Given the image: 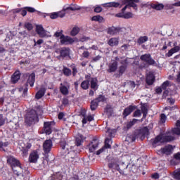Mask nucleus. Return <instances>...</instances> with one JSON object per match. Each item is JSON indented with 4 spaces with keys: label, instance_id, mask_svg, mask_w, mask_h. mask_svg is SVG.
<instances>
[{
    "label": "nucleus",
    "instance_id": "f257e3e1",
    "mask_svg": "<svg viewBox=\"0 0 180 180\" xmlns=\"http://www.w3.org/2000/svg\"><path fill=\"white\" fill-rule=\"evenodd\" d=\"M174 134L180 135V120L176 121V127L172 129V131H168L163 135L158 136L155 139H151L153 146H158L160 143H167L175 140Z\"/></svg>",
    "mask_w": 180,
    "mask_h": 180
},
{
    "label": "nucleus",
    "instance_id": "f03ea898",
    "mask_svg": "<svg viewBox=\"0 0 180 180\" xmlns=\"http://www.w3.org/2000/svg\"><path fill=\"white\" fill-rule=\"evenodd\" d=\"M139 0H125V6L122 8L121 12L115 14L116 18H122L123 19H131L134 18V14L130 11L131 8L137 11V4Z\"/></svg>",
    "mask_w": 180,
    "mask_h": 180
},
{
    "label": "nucleus",
    "instance_id": "7ed1b4c3",
    "mask_svg": "<svg viewBox=\"0 0 180 180\" xmlns=\"http://www.w3.org/2000/svg\"><path fill=\"white\" fill-rule=\"evenodd\" d=\"M7 163L11 167L14 175H15V180H25L26 176L23 175V169L19 160L13 156H10L7 159Z\"/></svg>",
    "mask_w": 180,
    "mask_h": 180
},
{
    "label": "nucleus",
    "instance_id": "20e7f679",
    "mask_svg": "<svg viewBox=\"0 0 180 180\" xmlns=\"http://www.w3.org/2000/svg\"><path fill=\"white\" fill-rule=\"evenodd\" d=\"M60 147L62 148V154L65 156V158L68 160L70 162H72L74 159L77 158L78 156L75 150H70V149L67 148V143L63 142L60 143Z\"/></svg>",
    "mask_w": 180,
    "mask_h": 180
},
{
    "label": "nucleus",
    "instance_id": "39448f33",
    "mask_svg": "<svg viewBox=\"0 0 180 180\" xmlns=\"http://www.w3.org/2000/svg\"><path fill=\"white\" fill-rule=\"evenodd\" d=\"M25 120L28 126H32V124H34V123H39V115H37V112L34 110H31L26 115Z\"/></svg>",
    "mask_w": 180,
    "mask_h": 180
},
{
    "label": "nucleus",
    "instance_id": "423d86ee",
    "mask_svg": "<svg viewBox=\"0 0 180 180\" xmlns=\"http://www.w3.org/2000/svg\"><path fill=\"white\" fill-rule=\"evenodd\" d=\"M106 136L107 138L105 139L104 146L103 147L105 150H112V143H113V141H112V137L113 136V129L107 128Z\"/></svg>",
    "mask_w": 180,
    "mask_h": 180
},
{
    "label": "nucleus",
    "instance_id": "0eeeda50",
    "mask_svg": "<svg viewBox=\"0 0 180 180\" xmlns=\"http://www.w3.org/2000/svg\"><path fill=\"white\" fill-rule=\"evenodd\" d=\"M20 150L22 151V157H27L29 155V149L32 148V143L21 141L19 144Z\"/></svg>",
    "mask_w": 180,
    "mask_h": 180
},
{
    "label": "nucleus",
    "instance_id": "6e6552de",
    "mask_svg": "<svg viewBox=\"0 0 180 180\" xmlns=\"http://www.w3.org/2000/svg\"><path fill=\"white\" fill-rule=\"evenodd\" d=\"M60 55L57 56L58 60H64L70 57L71 49L69 47H63L59 51Z\"/></svg>",
    "mask_w": 180,
    "mask_h": 180
},
{
    "label": "nucleus",
    "instance_id": "1a4fd4ad",
    "mask_svg": "<svg viewBox=\"0 0 180 180\" xmlns=\"http://www.w3.org/2000/svg\"><path fill=\"white\" fill-rule=\"evenodd\" d=\"M53 124H54V122L53 121L44 122L43 130L45 134L50 136V134L53 133Z\"/></svg>",
    "mask_w": 180,
    "mask_h": 180
},
{
    "label": "nucleus",
    "instance_id": "9d476101",
    "mask_svg": "<svg viewBox=\"0 0 180 180\" xmlns=\"http://www.w3.org/2000/svg\"><path fill=\"white\" fill-rule=\"evenodd\" d=\"M24 77H28L26 84L27 85H30V86H34V82L36 81V74L34 72L32 73H25L24 75Z\"/></svg>",
    "mask_w": 180,
    "mask_h": 180
},
{
    "label": "nucleus",
    "instance_id": "9b49d317",
    "mask_svg": "<svg viewBox=\"0 0 180 180\" xmlns=\"http://www.w3.org/2000/svg\"><path fill=\"white\" fill-rule=\"evenodd\" d=\"M141 61H143L148 65H154L155 64V60L151 58V55L150 54H144L141 56Z\"/></svg>",
    "mask_w": 180,
    "mask_h": 180
},
{
    "label": "nucleus",
    "instance_id": "f8f14e48",
    "mask_svg": "<svg viewBox=\"0 0 180 180\" xmlns=\"http://www.w3.org/2000/svg\"><path fill=\"white\" fill-rule=\"evenodd\" d=\"M40 158V156L39 155V152L37 150H33L29 156L28 161L31 164H37V161Z\"/></svg>",
    "mask_w": 180,
    "mask_h": 180
},
{
    "label": "nucleus",
    "instance_id": "ddd939ff",
    "mask_svg": "<svg viewBox=\"0 0 180 180\" xmlns=\"http://www.w3.org/2000/svg\"><path fill=\"white\" fill-rule=\"evenodd\" d=\"M53 148V141L51 139L46 140L43 144V148L45 154H49Z\"/></svg>",
    "mask_w": 180,
    "mask_h": 180
},
{
    "label": "nucleus",
    "instance_id": "4468645a",
    "mask_svg": "<svg viewBox=\"0 0 180 180\" xmlns=\"http://www.w3.org/2000/svg\"><path fill=\"white\" fill-rule=\"evenodd\" d=\"M98 146H99V141L98 139L94 138L91 143L89 145V150L90 153H94V151L98 148Z\"/></svg>",
    "mask_w": 180,
    "mask_h": 180
},
{
    "label": "nucleus",
    "instance_id": "2eb2a0df",
    "mask_svg": "<svg viewBox=\"0 0 180 180\" xmlns=\"http://www.w3.org/2000/svg\"><path fill=\"white\" fill-rule=\"evenodd\" d=\"M75 41L74 39L68 36L62 35L60 37V44H72Z\"/></svg>",
    "mask_w": 180,
    "mask_h": 180
},
{
    "label": "nucleus",
    "instance_id": "dca6fc26",
    "mask_svg": "<svg viewBox=\"0 0 180 180\" xmlns=\"http://www.w3.org/2000/svg\"><path fill=\"white\" fill-rule=\"evenodd\" d=\"M172 150H174V148H172V146L168 145L166 146L165 148L160 149L158 150V154H167V155H169L171 153H172Z\"/></svg>",
    "mask_w": 180,
    "mask_h": 180
},
{
    "label": "nucleus",
    "instance_id": "f3484780",
    "mask_svg": "<svg viewBox=\"0 0 180 180\" xmlns=\"http://www.w3.org/2000/svg\"><path fill=\"white\" fill-rule=\"evenodd\" d=\"M20 75H22L20 71L16 70L11 76L12 84H17L19 82V79H20Z\"/></svg>",
    "mask_w": 180,
    "mask_h": 180
},
{
    "label": "nucleus",
    "instance_id": "a211bd4d",
    "mask_svg": "<svg viewBox=\"0 0 180 180\" xmlns=\"http://www.w3.org/2000/svg\"><path fill=\"white\" fill-rule=\"evenodd\" d=\"M115 167L117 171L122 172L123 169H127V167H129V165L126 164V162H118L115 165Z\"/></svg>",
    "mask_w": 180,
    "mask_h": 180
},
{
    "label": "nucleus",
    "instance_id": "6ab92c4d",
    "mask_svg": "<svg viewBox=\"0 0 180 180\" xmlns=\"http://www.w3.org/2000/svg\"><path fill=\"white\" fill-rule=\"evenodd\" d=\"M155 79V77H154V73L153 72H149L146 75V84H148V85H153Z\"/></svg>",
    "mask_w": 180,
    "mask_h": 180
},
{
    "label": "nucleus",
    "instance_id": "aec40b11",
    "mask_svg": "<svg viewBox=\"0 0 180 180\" xmlns=\"http://www.w3.org/2000/svg\"><path fill=\"white\" fill-rule=\"evenodd\" d=\"M36 32L40 37H46V30L42 25H37L36 27Z\"/></svg>",
    "mask_w": 180,
    "mask_h": 180
},
{
    "label": "nucleus",
    "instance_id": "412c9836",
    "mask_svg": "<svg viewBox=\"0 0 180 180\" xmlns=\"http://www.w3.org/2000/svg\"><path fill=\"white\" fill-rule=\"evenodd\" d=\"M91 88L94 89V91H98V88L99 86L98 85V78L96 77H91Z\"/></svg>",
    "mask_w": 180,
    "mask_h": 180
},
{
    "label": "nucleus",
    "instance_id": "4be33fe9",
    "mask_svg": "<svg viewBox=\"0 0 180 180\" xmlns=\"http://www.w3.org/2000/svg\"><path fill=\"white\" fill-rule=\"evenodd\" d=\"M174 158L170 161V164L172 165H177V164H179L180 162V153H178L174 154Z\"/></svg>",
    "mask_w": 180,
    "mask_h": 180
},
{
    "label": "nucleus",
    "instance_id": "5701e85b",
    "mask_svg": "<svg viewBox=\"0 0 180 180\" xmlns=\"http://www.w3.org/2000/svg\"><path fill=\"white\" fill-rule=\"evenodd\" d=\"M136 106L135 105H130L128 108H125L123 112L124 116L126 117L133 112V110H135Z\"/></svg>",
    "mask_w": 180,
    "mask_h": 180
},
{
    "label": "nucleus",
    "instance_id": "b1692460",
    "mask_svg": "<svg viewBox=\"0 0 180 180\" xmlns=\"http://www.w3.org/2000/svg\"><path fill=\"white\" fill-rule=\"evenodd\" d=\"M105 113L108 117H111L113 115V108L110 105H107L105 108Z\"/></svg>",
    "mask_w": 180,
    "mask_h": 180
},
{
    "label": "nucleus",
    "instance_id": "393cba45",
    "mask_svg": "<svg viewBox=\"0 0 180 180\" xmlns=\"http://www.w3.org/2000/svg\"><path fill=\"white\" fill-rule=\"evenodd\" d=\"M180 47L176 46L170 49L167 53H166L167 57H172L173 54H175V53H178L179 51Z\"/></svg>",
    "mask_w": 180,
    "mask_h": 180
},
{
    "label": "nucleus",
    "instance_id": "a878e982",
    "mask_svg": "<svg viewBox=\"0 0 180 180\" xmlns=\"http://www.w3.org/2000/svg\"><path fill=\"white\" fill-rule=\"evenodd\" d=\"M70 85L68 86H61L59 89L60 92L62 94V95L67 96L68 94H70Z\"/></svg>",
    "mask_w": 180,
    "mask_h": 180
},
{
    "label": "nucleus",
    "instance_id": "bb28decb",
    "mask_svg": "<svg viewBox=\"0 0 180 180\" xmlns=\"http://www.w3.org/2000/svg\"><path fill=\"white\" fill-rule=\"evenodd\" d=\"M63 11H64V12H67V11H81V7L77 4H74L72 7H64Z\"/></svg>",
    "mask_w": 180,
    "mask_h": 180
},
{
    "label": "nucleus",
    "instance_id": "cd10ccee",
    "mask_svg": "<svg viewBox=\"0 0 180 180\" xmlns=\"http://www.w3.org/2000/svg\"><path fill=\"white\" fill-rule=\"evenodd\" d=\"M45 94H46V89H41L35 94V98L36 99H41V97L44 96Z\"/></svg>",
    "mask_w": 180,
    "mask_h": 180
},
{
    "label": "nucleus",
    "instance_id": "c85d7f7f",
    "mask_svg": "<svg viewBox=\"0 0 180 180\" xmlns=\"http://www.w3.org/2000/svg\"><path fill=\"white\" fill-rule=\"evenodd\" d=\"M143 81H144V77H141L139 79L136 80V84L134 82H130L131 88H136V85L139 86L140 84H143Z\"/></svg>",
    "mask_w": 180,
    "mask_h": 180
},
{
    "label": "nucleus",
    "instance_id": "c756f323",
    "mask_svg": "<svg viewBox=\"0 0 180 180\" xmlns=\"http://www.w3.org/2000/svg\"><path fill=\"white\" fill-rule=\"evenodd\" d=\"M150 6L155 11H162L164 9V4H152Z\"/></svg>",
    "mask_w": 180,
    "mask_h": 180
},
{
    "label": "nucleus",
    "instance_id": "7c9ffc66",
    "mask_svg": "<svg viewBox=\"0 0 180 180\" xmlns=\"http://www.w3.org/2000/svg\"><path fill=\"white\" fill-rule=\"evenodd\" d=\"M98 106H99V103H98V101H96L95 99L91 101V103H90L91 110L92 111L96 110V109H98Z\"/></svg>",
    "mask_w": 180,
    "mask_h": 180
},
{
    "label": "nucleus",
    "instance_id": "2f4dec72",
    "mask_svg": "<svg viewBox=\"0 0 180 180\" xmlns=\"http://www.w3.org/2000/svg\"><path fill=\"white\" fill-rule=\"evenodd\" d=\"M81 88H82L84 91H86V89H89V80H84L81 84H80Z\"/></svg>",
    "mask_w": 180,
    "mask_h": 180
},
{
    "label": "nucleus",
    "instance_id": "473e14b6",
    "mask_svg": "<svg viewBox=\"0 0 180 180\" xmlns=\"http://www.w3.org/2000/svg\"><path fill=\"white\" fill-rule=\"evenodd\" d=\"M150 131H148V128L144 127L141 129L140 135H141V139H144L146 136H148Z\"/></svg>",
    "mask_w": 180,
    "mask_h": 180
},
{
    "label": "nucleus",
    "instance_id": "72a5a7b5",
    "mask_svg": "<svg viewBox=\"0 0 180 180\" xmlns=\"http://www.w3.org/2000/svg\"><path fill=\"white\" fill-rule=\"evenodd\" d=\"M63 73L65 77H70L71 76V74H72V72L71 71V69L64 67L63 69Z\"/></svg>",
    "mask_w": 180,
    "mask_h": 180
},
{
    "label": "nucleus",
    "instance_id": "f704fd0d",
    "mask_svg": "<svg viewBox=\"0 0 180 180\" xmlns=\"http://www.w3.org/2000/svg\"><path fill=\"white\" fill-rule=\"evenodd\" d=\"M91 20L94 22H99V23H102L103 22V17L101 15H94L91 18Z\"/></svg>",
    "mask_w": 180,
    "mask_h": 180
},
{
    "label": "nucleus",
    "instance_id": "c9c22d12",
    "mask_svg": "<svg viewBox=\"0 0 180 180\" xmlns=\"http://www.w3.org/2000/svg\"><path fill=\"white\" fill-rule=\"evenodd\" d=\"M108 98H106V97H105V96L100 94L98 95V96L95 98L94 100L98 102V103H99L100 102H106Z\"/></svg>",
    "mask_w": 180,
    "mask_h": 180
},
{
    "label": "nucleus",
    "instance_id": "e433bc0d",
    "mask_svg": "<svg viewBox=\"0 0 180 180\" xmlns=\"http://www.w3.org/2000/svg\"><path fill=\"white\" fill-rule=\"evenodd\" d=\"M70 68H72V76L76 77L77 74H78V69L77 68V65H75V64L72 63L70 65Z\"/></svg>",
    "mask_w": 180,
    "mask_h": 180
},
{
    "label": "nucleus",
    "instance_id": "4c0bfd02",
    "mask_svg": "<svg viewBox=\"0 0 180 180\" xmlns=\"http://www.w3.org/2000/svg\"><path fill=\"white\" fill-rule=\"evenodd\" d=\"M122 33H123V28L119 27H114L113 34H122Z\"/></svg>",
    "mask_w": 180,
    "mask_h": 180
},
{
    "label": "nucleus",
    "instance_id": "58836bf2",
    "mask_svg": "<svg viewBox=\"0 0 180 180\" xmlns=\"http://www.w3.org/2000/svg\"><path fill=\"white\" fill-rule=\"evenodd\" d=\"M27 86H29V84H27V83H25L24 84V90L22 94V98H26V96H27V91H29V89L27 88Z\"/></svg>",
    "mask_w": 180,
    "mask_h": 180
},
{
    "label": "nucleus",
    "instance_id": "ea45409f",
    "mask_svg": "<svg viewBox=\"0 0 180 180\" xmlns=\"http://www.w3.org/2000/svg\"><path fill=\"white\" fill-rule=\"evenodd\" d=\"M78 33H79V28L78 27H73L72 31L70 32V34L72 36H77Z\"/></svg>",
    "mask_w": 180,
    "mask_h": 180
},
{
    "label": "nucleus",
    "instance_id": "a19ab883",
    "mask_svg": "<svg viewBox=\"0 0 180 180\" xmlns=\"http://www.w3.org/2000/svg\"><path fill=\"white\" fill-rule=\"evenodd\" d=\"M148 40V37L147 36L141 37L138 39V43H139V44H143V43H146V41H147Z\"/></svg>",
    "mask_w": 180,
    "mask_h": 180
},
{
    "label": "nucleus",
    "instance_id": "79ce46f5",
    "mask_svg": "<svg viewBox=\"0 0 180 180\" xmlns=\"http://www.w3.org/2000/svg\"><path fill=\"white\" fill-rule=\"evenodd\" d=\"M64 116H65V114H64L63 112H60L58 115V119L59 120H63V122H67V118H65Z\"/></svg>",
    "mask_w": 180,
    "mask_h": 180
},
{
    "label": "nucleus",
    "instance_id": "37998d69",
    "mask_svg": "<svg viewBox=\"0 0 180 180\" xmlns=\"http://www.w3.org/2000/svg\"><path fill=\"white\" fill-rule=\"evenodd\" d=\"M173 175L175 179H180V169L175 170Z\"/></svg>",
    "mask_w": 180,
    "mask_h": 180
},
{
    "label": "nucleus",
    "instance_id": "c03bdc74",
    "mask_svg": "<svg viewBox=\"0 0 180 180\" xmlns=\"http://www.w3.org/2000/svg\"><path fill=\"white\" fill-rule=\"evenodd\" d=\"M62 105L63 106H68V105H70V100H68V98L64 97L62 100Z\"/></svg>",
    "mask_w": 180,
    "mask_h": 180
},
{
    "label": "nucleus",
    "instance_id": "a18cd8bd",
    "mask_svg": "<svg viewBox=\"0 0 180 180\" xmlns=\"http://www.w3.org/2000/svg\"><path fill=\"white\" fill-rule=\"evenodd\" d=\"M138 121H139V120H136V119H134L132 121H130L127 124V129H130V127H131V126H134V124H136V123H137Z\"/></svg>",
    "mask_w": 180,
    "mask_h": 180
},
{
    "label": "nucleus",
    "instance_id": "49530a36",
    "mask_svg": "<svg viewBox=\"0 0 180 180\" xmlns=\"http://www.w3.org/2000/svg\"><path fill=\"white\" fill-rule=\"evenodd\" d=\"M82 143H84V141L82 140V139H81V138H76L75 145L77 147H79V146H81L82 144Z\"/></svg>",
    "mask_w": 180,
    "mask_h": 180
},
{
    "label": "nucleus",
    "instance_id": "de8ad7c7",
    "mask_svg": "<svg viewBox=\"0 0 180 180\" xmlns=\"http://www.w3.org/2000/svg\"><path fill=\"white\" fill-rule=\"evenodd\" d=\"M103 8H113V2H108L102 4Z\"/></svg>",
    "mask_w": 180,
    "mask_h": 180
},
{
    "label": "nucleus",
    "instance_id": "09e8293b",
    "mask_svg": "<svg viewBox=\"0 0 180 180\" xmlns=\"http://www.w3.org/2000/svg\"><path fill=\"white\" fill-rule=\"evenodd\" d=\"M25 9L27 12H30V13H34V12H36V9L33 7H25Z\"/></svg>",
    "mask_w": 180,
    "mask_h": 180
},
{
    "label": "nucleus",
    "instance_id": "8fccbe9b",
    "mask_svg": "<svg viewBox=\"0 0 180 180\" xmlns=\"http://www.w3.org/2000/svg\"><path fill=\"white\" fill-rule=\"evenodd\" d=\"M141 112L143 115V117L145 118L147 116V107H146L145 105H143L141 107Z\"/></svg>",
    "mask_w": 180,
    "mask_h": 180
},
{
    "label": "nucleus",
    "instance_id": "3c124183",
    "mask_svg": "<svg viewBox=\"0 0 180 180\" xmlns=\"http://www.w3.org/2000/svg\"><path fill=\"white\" fill-rule=\"evenodd\" d=\"M25 29H27V30L30 31L33 29V25H32V23L28 22L25 24Z\"/></svg>",
    "mask_w": 180,
    "mask_h": 180
},
{
    "label": "nucleus",
    "instance_id": "603ef678",
    "mask_svg": "<svg viewBox=\"0 0 180 180\" xmlns=\"http://www.w3.org/2000/svg\"><path fill=\"white\" fill-rule=\"evenodd\" d=\"M101 58H102V56L98 55V56L93 58L92 60H91V63H96V62L99 61V60H101Z\"/></svg>",
    "mask_w": 180,
    "mask_h": 180
},
{
    "label": "nucleus",
    "instance_id": "864d4df0",
    "mask_svg": "<svg viewBox=\"0 0 180 180\" xmlns=\"http://www.w3.org/2000/svg\"><path fill=\"white\" fill-rule=\"evenodd\" d=\"M141 116V111L140 110H137L134 112V117H140Z\"/></svg>",
    "mask_w": 180,
    "mask_h": 180
},
{
    "label": "nucleus",
    "instance_id": "5fc2aeb1",
    "mask_svg": "<svg viewBox=\"0 0 180 180\" xmlns=\"http://www.w3.org/2000/svg\"><path fill=\"white\" fill-rule=\"evenodd\" d=\"M166 121H167V116H165L164 114H161L160 123H165Z\"/></svg>",
    "mask_w": 180,
    "mask_h": 180
},
{
    "label": "nucleus",
    "instance_id": "6e6d98bb",
    "mask_svg": "<svg viewBox=\"0 0 180 180\" xmlns=\"http://www.w3.org/2000/svg\"><path fill=\"white\" fill-rule=\"evenodd\" d=\"M94 12H96V13H101V12H102V7L97 6L94 8Z\"/></svg>",
    "mask_w": 180,
    "mask_h": 180
},
{
    "label": "nucleus",
    "instance_id": "4d7b16f0",
    "mask_svg": "<svg viewBox=\"0 0 180 180\" xmlns=\"http://www.w3.org/2000/svg\"><path fill=\"white\" fill-rule=\"evenodd\" d=\"M168 86H169V82L166 81L165 82L162 84V88L163 89H167V88H168Z\"/></svg>",
    "mask_w": 180,
    "mask_h": 180
},
{
    "label": "nucleus",
    "instance_id": "13d9d810",
    "mask_svg": "<svg viewBox=\"0 0 180 180\" xmlns=\"http://www.w3.org/2000/svg\"><path fill=\"white\" fill-rule=\"evenodd\" d=\"M34 46H37V44L40 46V44H43L44 41L43 39H38L37 41H36V39H34Z\"/></svg>",
    "mask_w": 180,
    "mask_h": 180
},
{
    "label": "nucleus",
    "instance_id": "bf43d9fd",
    "mask_svg": "<svg viewBox=\"0 0 180 180\" xmlns=\"http://www.w3.org/2000/svg\"><path fill=\"white\" fill-rule=\"evenodd\" d=\"M4 147H8V142L0 141V150H4Z\"/></svg>",
    "mask_w": 180,
    "mask_h": 180
},
{
    "label": "nucleus",
    "instance_id": "052dcab7",
    "mask_svg": "<svg viewBox=\"0 0 180 180\" xmlns=\"http://www.w3.org/2000/svg\"><path fill=\"white\" fill-rule=\"evenodd\" d=\"M108 72H113V63H110L108 65Z\"/></svg>",
    "mask_w": 180,
    "mask_h": 180
},
{
    "label": "nucleus",
    "instance_id": "680f3d73",
    "mask_svg": "<svg viewBox=\"0 0 180 180\" xmlns=\"http://www.w3.org/2000/svg\"><path fill=\"white\" fill-rule=\"evenodd\" d=\"M50 18H51V19H57V18H58V13H52L50 15Z\"/></svg>",
    "mask_w": 180,
    "mask_h": 180
},
{
    "label": "nucleus",
    "instance_id": "e2e57ef3",
    "mask_svg": "<svg viewBox=\"0 0 180 180\" xmlns=\"http://www.w3.org/2000/svg\"><path fill=\"white\" fill-rule=\"evenodd\" d=\"M105 150L106 149L103 146L101 149L96 151V155H100V154H102Z\"/></svg>",
    "mask_w": 180,
    "mask_h": 180
},
{
    "label": "nucleus",
    "instance_id": "0e129e2a",
    "mask_svg": "<svg viewBox=\"0 0 180 180\" xmlns=\"http://www.w3.org/2000/svg\"><path fill=\"white\" fill-rule=\"evenodd\" d=\"M65 11H60V12H58L57 13H58V18H64V16H65Z\"/></svg>",
    "mask_w": 180,
    "mask_h": 180
},
{
    "label": "nucleus",
    "instance_id": "69168bd1",
    "mask_svg": "<svg viewBox=\"0 0 180 180\" xmlns=\"http://www.w3.org/2000/svg\"><path fill=\"white\" fill-rule=\"evenodd\" d=\"M82 56L84 58H88V57H89V52L88 51H84Z\"/></svg>",
    "mask_w": 180,
    "mask_h": 180
},
{
    "label": "nucleus",
    "instance_id": "338daca9",
    "mask_svg": "<svg viewBox=\"0 0 180 180\" xmlns=\"http://www.w3.org/2000/svg\"><path fill=\"white\" fill-rule=\"evenodd\" d=\"M113 8H122V6L119 2H113Z\"/></svg>",
    "mask_w": 180,
    "mask_h": 180
},
{
    "label": "nucleus",
    "instance_id": "774afa93",
    "mask_svg": "<svg viewBox=\"0 0 180 180\" xmlns=\"http://www.w3.org/2000/svg\"><path fill=\"white\" fill-rule=\"evenodd\" d=\"M70 180H79V176L77 174L73 175V176L70 177Z\"/></svg>",
    "mask_w": 180,
    "mask_h": 180
}]
</instances>
